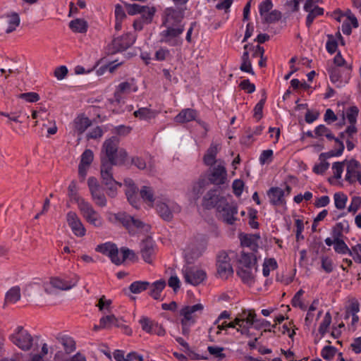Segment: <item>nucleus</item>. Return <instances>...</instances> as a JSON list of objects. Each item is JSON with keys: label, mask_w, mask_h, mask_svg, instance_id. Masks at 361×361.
Here are the masks:
<instances>
[{"label": "nucleus", "mask_w": 361, "mask_h": 361, "mask_svg": "<svg viewBox=\"0 0 361 361\" xmlns=\"http://www.w3.org/2000/svg\"><path fill=\"white\" fill-rule=\"evenodd\" d=\"M257 271V258L253 253L242 252L238 260L237 275L241 281L248 286L255 282Z\"/></svg>", "instance_id": "obj_1"}, {"label": "nucleus", "mask_w": 361, "mask_h": 361, "mask_svg": "<svg viewBox=\"0 0 361 361\" xmlns=\"http://www.w3.org/2000/svg\"><path fill=\"white\" fill-rule=\"evenodd\" d=\"M204 310L202 303L193 305L183 306L179 310L180 322L181 324V333L185 336L190 335L191 327L195 325L197 320Z\"/></svg>", "instance_id": "obj_2"}, {"label": "nucleus", "mask_w": 361, "mask_h": 361, "mask_svg": "<svg viewBox=\"0 0 361 361\" xmlns=\"http://www.w3.org/2000/svg\"><path fill=\"white\" fill-rule=\"evenodd\" d=\"M102 152L108 159L106 161L111 164H123L128 157L126 151L118 147V140L114 137L105 140L102 146Z\"/></svg>", "instance_id": "obj_3"}, {"label": "nucleus", "mask_w": 361, "mask_h": 361, "mask_svg": "<svg viewBox=\"0 0 361 361\" xmlns=\"http://www.w3.org/2000/svg\"><path fill=\"white\" fill-rule=\"evenodd\" d=\"M109 219L111 221L115 220L121 222L132 233L137 231L147 232L150 229V226L148 224H144L140 220L136 219L125 213L111 214Z\"/></svg>", "instance_id": "obj_4"}, {"label": "nucleus", "mask_w": 361, "mask_h": 361, "mask_svg": "<svg viewBox=\"0 0 361 361\" xmlns=\"http://www.w3.org/2000/svg\"><path fill=\"white\" fill-rule=\"evenodd\" d=\"M78 208L84 219L90 225L100 228L104 224L102 216L94 209L87 200H80Z\"/></svg>", "instance_id": "obj_5"}, {"label": "nucleus", "mask_w": 361, "mask_h": 361, "mask_svg": "<svg viewBox=\"0 0 361 361\" xmlns=\"http://www.w3.org/2000/svg\"><path fill=\"white\" fill-rule=\"evenodd\" d=\"M164 27L166 29L160 32L161 41L173 47L181 45L183 39L180 36L184 31L185 25Z\"/></svg>", "instance_id": "obj_6"}, {"label": "nucleus", "mask_w": 361, "mask_h": 361, "mask_svg": "<svg viewBox=\"0 0 361 361\" xmlns=\"http://www.w3.org/2000/svg\"><path fill=\"white\" fill-rule=\"evenodd\" d=\"M182 274L185 281L192 286L201 283L207 276L206 272L202 269L188 264L183 266Z\"/></svg>", "instance_id": "obj_7"}, {"label": "nucleus", "mask_w": 361, "mask_h": 361, "mask_svg": "<svg viewBox=\"0 0 361 361\" xmlns=\"http://www.w3.org/2000/svg\"><path fill=\"white\" fill-rule=\"evenodd\" d=\"M184 18V10L183 8H166L162 14L163 26L184 25L182 23Z\"/></svg>", "instance_id": "obj_8"}, {"label": "nucleus", "mask_w": 361, "mask_h": 361, "mask_svg": "<svg viewBox=\"0 0 361 361\" xmlns=\"http://www.w3.org/2000/svg\"><path fill=\"white\" fill-rule=\"evenodd\" d=\"M78 281V277L76 275L53 277L50 279L49 283L45 285L44 290L47 293L51 292L47 287L49 285L62 290H70L77 284Z\"/></svg>", "instance_id": "obj_9"}, {"label": "nucleus", "mask_w": 361, "mask_h": 361, "mask_svg": "<svg viewBox=\"0 0 361 361\" xmlns=\"http://www.w3.org/2000/svg\"><path fill=\"white\" fill-rule=\"evenodd\" d=\"M351 72V66H345L343 68L334 67L329 70L330 80L337 87H342L349 82Z\"/></svg>", "instance_id": "obj_10"}, {"label": "nucleus", "mask_w": 361, "mask_h": 361, "mask_svg": "<svg viewBox=\"0 0 361 361\" xmlns=\"http://www.w3.org/2000/svg\"><path fill=\"white\" fill-rule=\"evenodd\" d=\"M347 164V171L344 180L350 185L358 184L361 186V164L355 159H350Z\"/></svg>", "instance_id": "obj_11"}, {"label": "nucleus", "mask_w": 361, "mask_h": 361, "mask_svg": "<svg viewBox=\"0 0 361 361\" xmlns=\"http://www.w3.org/2000/svg\"><path fill=\"white\" fill-rule=\"evenodd\" d=\"M217 274L223 279H227L233 274L231 257L226 252H221L217 257Z\"/></svg>", "instance_id": "obj_12"}, {"label": "nucleus", "mask_w": 361, "mask_h": 361, "mask_svg": "<svg viewBox=\"0 0 361 361\" xmlns=\"http://www.w3.org/2000/svg\"><path fill=\"white\" fill-rule=\"evenodd\" d=\"M227 171L223 161H218L209 170L208 179L209 182L216 185H224L227 182Z\"/></svg>", "instance_id": "obj_13"}, {"label": "nucleus", "mask_w": 361, "mask_h": 361, "mask_svg": "<svg viewBox=\"0 0 361 361\" xmlns=\"http://www.w3.org/2000/svg\"><path fill=\"white\" fill-rule=\"evenodd\" d=\"M95 250L109 257L111 261L116 265L122 264V259L119 258V250L114 243L106 242L98 245Z\"/></svg>", "instance_id": "obj_14"}, {"label": "nucleus", "mask_w": 361, "mask_h": 361, "mask_svg": "<svg viewBox=\"0 0 361 361\" xmlns=\"http://www.w3.org/2000/svg\"><path fill=\"white\" fill-rule=\"evenodd\" d=\"M348 159L342 161H336L332 164L331 173L332 176L329 178V181L331 185H342L344 180L343 178V173L344 171H347Z\"/></svg>", "instance_id": "obj_15"}, {"label": "nucleus", "mask_w": 361, "mask_h": 361, "mask_svg": "<svg viewBox=\"0 0 361 361\" xmlns=\"http://www.w3.org/2000/svg\"><path fill=\"white\" fill-rule=\"evenodd\" d=\"M138 90V86L135 79L131 78L118 84L114 92V98L116 102H120L123 94H128L132 92H136Z\"/></svg>", "instance_id": "obj_16"}, {"label": "nucleus", "mask_w": 361, "mask_h": 361, "mask_svg": "<svg viewBox=\"0 0 361 361\" xmlns=\"http://www.w3.org/2000/svg\"><path fill=\"white\" fill-rule=\"evenodd\" d=\"M66 221L73 234L78 237H83L86 234V229L78 215L74 212H68L66 214Z\"/></svg>", "instance_id": "obj_17"}, {"label": "nucleus", "mask_w": 361, "mask_h": 361, "mask_svg": "<svg viewBox=\"0 0 361 361\" xmlns=\"http://www.w3.org/2000/svg\"><path fill=\"white\" fill-rule=\"evenodd\" d=\"M314 133L316 136L318 137H325L329 140L334 139L336 142L338 144L339 147L338 150L331 151L329 152V155L331 157H339L343 154L345 148L343 143L339 141L338 139L335 138L333 134L331 133V130L328 128H326L324 125H320L315 128Z\"/></svg>", "instance_id": "obj_18"}, {"label": "nucleus", "mask_w": 361, "mask_h": 361, "mask_svg": "<svg viewBox=\"0 0 361 361\" xmlns=\"http://www.w3.org/2000/svg\"><path fill=\"white\" fill-rule=\"evenodd\" d=\"M94 159V154L91 149H85L80 157V161L78 166V175L81 180L86 178L87 171Z\"/></svg>", "instance_id": "obj_19"}, {"label": "nucleus", "mask_w": 361, "mask_h": 361, "mask_svg": "<svg viewBox=\"0 0 361 361\" xmlns=\"http://www.w3.org/2000/svg\"><path fill=\"white\" fill-rule=\"evenodd\" d=\"M42 343H39V338L24 332V356L40 352Z\"/></svg>", "instance_id": "obj_20"}, {"label": "nucleus", "mask_w": 361, "mask_h": 361, "mask_svg": "<svg viewBox=\"0 0 361 361\" xmlns=\"http://www.w3.org/2000/svg\"><path fill=\"white\" fill-rule=\"evenodd\" d=\"M124 185L126 187V194L130 204L135 208H138L140 200L137 196V188L133 180L127 178L124 180Z\"/></svg>", "instance_id": "obj_21"}, {"label": "nucleus", "mask_w": 361, "mask_h": 361, "mask_svg": "<svg viewBox=\"0 0 361 361\" xmlns=\"http://www.w3.org/2000/svg\"><path fill=\"white\" fill-rule=\"evenodd\" d=\"M140 253L145 262H152L156 253V246L152 239L147 238L142 241L140 247Z\"/></svg>", "instance_id": "obj_22"}, {"label": "nucleus", "mask_w": 361, "mask_h": 361, "mask_svg": "<svg viewBox=\"0 0 361 361\" xmlns=\"http://www.w3.org/2000/svg\"><path fill=\"white\" fill-rule=\"evenodd\" d=\"M135 42V36L132 33H126L119 37L115 38L112 42V45L115 51H123Z\"/></svg>", "instance_id": "obj_23"}, {"label": "nucleus", "mask_w": 361, "mask_h": 361, "mask_svg": "<svg viewBox=\"0 0 361 361\" xmlns=\"http://www.w3.org/2000/svg\"><path fill=\"white\" fill-rule=\"evenodd\" d=\"M20 17L18 13H12L3 16L0 20V26L7 33H10L19 25Z\"/></svg>", "instance_id": "obj_24"}, {"label": "nucleus", "mask_w": 361, "mask_h": 361, "mask_svg": "<svg viewBox=\"0 0 361 361\" xmlns=\"http://www.w3.org/2000/svg\"><path fill=\"white\" fill-rule=\"evenodd\" d=\"M154 207L157 213L163 219L169 221L172 219V212L166 199L157 200Z\"/></svg>", "instance_id": "obj_25"}, {"label": "nucleus", "mask_w": 361, "mask_h": 361, "mask_svg": "<svg viewBox=\"0 0 361 361\" xmlns=\"http://www.w3.org/2000/svg\"><path fill=\"white\" fill-rule=\"evenodd\" d=\"M114 165V164H111V163H109L106 160L102 159L101 178L105 185H109L111 183L115 184V180L112 174Z\"/></svg>", "instance_id": "obj_26"}, {"label": "nucleus", "mask_w": 361, "mask_h": 361, "mask_svg": "<svg viewBox=\"0 0 361 361\" xmlns=\"http://www.w3.org/2000/svg\"><path fill=\"white\" fill-rule=\"evenodd\" d=\"M90 125L91 121L88 118L84 116H78L74 119L72 123L73 133L75 134L81 135Z\"/></svg>", "instance_id": "obj_27"}, {"label": "nucleus", "mask_w": 361, "mask_h": 361, "mask_svg": "<svg viewBox=\"0 0 361 361\" xmlns=\"http://www.w3.org/2000/svg\"><path fill=\"white\" fill-rule=\"evenodd\" d=\"M343 44V37L340 32L336 35H327V41L326 43V49L330 54L336 52L338 43Z\"/></svg>", "instance_id": "obj_28"}, {"label": "nucleus", "mask_w": 361, "mask_h": 361, "mask_svg": "<svg viewBox=\"0 0 361 361\" xmlns=\"http://www.w3.org/2000/svg\"><path fill=\"white\" fill-rule=\"evenodd\" d=\"M267 196L269 202L273 205H281L284 202V191L278 187L270 188L267 192Z\"/></svg>", "instance_id": "obj_29"}, {"label": "nucleus", "mask_w": 361, "mask_h": 361, "mask_svg": "<svg viewBox=\"0 0 361 361\" xmlns=\"http://www.w3.org/2000/svg\"><path fill=\"white\" fill-rule=\"evenodd\" d=\"M123 320L117 318L114 314H107L100 318L101 326L105 329H109L114 326L121 327L123 326Z\"/></svg>", "instance_id": "obj_30"}, {"label": "nucleus", "mask_w": 361, "mask_h": 361, "mask_svg": "<svg viewBox=\"0 0 361 361\" xmlns=\"http://www.w3.org/2000/svg\"><path fill=\"white\" fill-rule=\"evenodd\" d=\"M196 117L197 112L195 110L185 109L175 116L174 121L178 123H184L195 120Z\"/></svg>", "instance_id": "obj_31"}, {"label": "nucleus", "mask_w": 361, "mask_h": 361, "mask_svg": "<svg viewBox=\"0 0 361 361\" xmlns=\"http://www.w3.org/2000/svg\"><path fill=\"white\" fill-rule=\"evenodd\" d=\"M140 193L143 202L149 207H154L157 200H159L154 197L153 190L149 186L142 187Z\"/></svg>", "instance_id": "obj_32"}, {"label": "nucleus", "mask_w": 361, "mask_h": 361, "mask_svg": "<svg viewBox=\"0 0 361 361\" xmlns=\"http://www.w3.org/2000/svg\"><path fill=\"white\" fill-rule=\"evenodd\" d=\"M238 213L236 207L227 204L221 210V216L224 221L228 224H233L236 220L235 215Z\"/></svg>", "instance_id": "obj_33"}, {"label": "nucleus", "mask_w": 361, "mask_h": 361, "mask_svg": "<svg viewBox=\"0 0 361 361\" xmlns=\"http://www.w3.org/2000/svg\"><path fill=\"white\" fill-rule=\"evenodd\" d=\"M158 114L159 111L147 107L140 108L133 113L135 117L144 121H149L155 118Z\"/></svg>", "instance_id": "obj_34"}, {"label": "nucleus", "mask_w": 361, "mask_h": 361, "mask_svg": "<svg viewBox=\"0 0 361 361\" xmlns=\"http://www.w3.org/2000/svg\"><path fill=\"white\" fill-rule=\"evenodd\" d=\"M219 145L217 144H212L207 150L203 157V161L207 166H212L216 163V157L219 152Z\"/></svg>", "instance_id": "obj_35"}, {"label": "nucleus", "mask_w": 361, "mask_h": 361, "mask_svg": "<svg viewBox=\"0 0 361 361\" xmlns=\"http://www.w3.org/2000/svg\"><path fill=\"white\" fill-rule=\"evenodd\" d=\"M49 353V346L47 343H43L42 344L40 352L24 356L25 361H46L45 357Z\"/></svg>", "instance_id": "obj_36"}, {"label": "nucleus", "mask_w": 361, "mask_h": 361, "mask_svg": "<svg viewBox=\"0 0 361 361\" xmlns=\"http://www.w3.org/2000/svg\"><path fill=\"white\" fill-rule=\"evenodd\" d=\"M342 18H345V20L343 21L342 24V31L344 34L350 35L351 33L350 25H352L353 27H358L357 20L354 15L349 13L345 16H343Z\"/></svg>", "instance_id": "obj_37"}, {"label": "nucleus", "mask_w": 361, "mask_h": 361, "mask_svg": "<svg viewBox=\"0 0 361 361\" xmlns=\"http://www.w3.org/2000/svg\"><path fill=\"white\" fill-rule=\"evenodd\" d=\"M69 27L73 32L85 33L87 30V22L82 18H76L69 23Z\"/></svg>", "instance_id": "obj_38"}, {"label": "nucleus", "mask_w": 361, "mask_h": 361, "mask_svg": "<svg viewBox=\"0 0 361 361\" xmlns=\"http://www.w3.org/2000/svg\"><path fill=\"white\" fill-rule=\"evenodd\" d=\"M233 3V0H224L223 1L216 4V8L219 10H224V16L221 23H216L214 29H218L221 27V24L225 23L229 18V9Z\"/></svg>", "instance_id": "obj_39"}, {"label": "nucleus", "mask_w": 361, "mask_h": 361, "mask_svg": "<svg viewBox=\"0 0 361 361\" xmlns=\"http://www.w3.org/2000/svg\"><path fill=\"white\" fill-rule=\"evenodd\" d=\"M166 286V282L164 280H158L154 281L150 287V295L154 300L161 299V293Z\"/></svg>", "instance_id": "obj_40"}, {"label": "nucleus", "mask_w": 361, "mask_h": 361, "mask_svg": "<svg viewBox=\"0 0 361 361\" xmlns=\"http://www.w3.org/2000/svg\"><path fill=\"white\" fill-rule=\"evenodd\" d=\"M206 182L204 180H200L192 185V190L189 193L190 197L193 200L199 199L200 195L205 190Z\"/></svg>", "instance_id": "obj_41"}, {"label": "nucleus", "mask_w": 361, "mask_h": 361, "mask_svg": "<svg viewBox=\"0 0 361 361\" xmlns=\"http://www.w3.org/2000/svg\"><path fill=\"white\" fill-rule=\"evenodd\" d=\"M20 288L15 286L11 288L6 294L4 305L15 303L20 299Z\"/></svg>", "instance_id": "obj_42"}, {"label": "nucleus", "mask_w": 361, "mask_h": 361, "mask_svg": "<svg viewBox=\"0 0 361 361\" xmlns=\"http://www.w3.org/2000/svg\"><path fill=\"white\" fill-rule=\"evenodd\" d=\"M247 47H248L247 44H245L244 46V49L245 51H244V53L242 56V63L240 66V69L243 72L254 75L255 73H254V71H253V68L252 66V63L249 59V53L247 51Z\"/></svg>", "instance_id": "obj_43"}, {"label": "nucleus", "mask_w": 361, "mask_h": 361, "mask_svg": "<svg viewBox=\"0 0 361 361\" xmlns=\"http://www.w3.org/2000/svg\"><path fill=\"white\" fill-rule=\"evenodd\" d=\"M278 264L276 260L272 257L265 258L262 264V274L263 276L267 277L269 276L271 271L277 269Z\"/></svg>", "instance_id": "obj_44"}, {"label": "nucleus", "mask_w": 361, "mask_h": 361, "mask_svg": "<svg viewBox=\"0 0 361 361\" xmlns=\"http://www.w3.org/2000/svg\"><path fill=\"white\" fill-rule=\"evenodd\" d=\"M132 161L135 166L141 170L148 169L149 171H152L154 168V163L151 158H148L147 161H146L142 158L136 157L134 158Z\"/></svg>", "instance_id": "obj_45"}, {"label": "nucleus", "mask_w": 361, "mask_h": 361, "mask_svg": "<svg viewBox=\"0 0 361 361\" xmlns=\"http://www.w3.org/2000/svg\"><path fill=\"white\" fill-rule=\"evenodd\" d=\"M334 202L336 209H343L346 207L348 196L342 192H336L334 195Z\"/></svg>", "instance_id": "obj_46"}, {"label": "nucleus", "mask_w": 361, "mask_h": 361, "mask_svg": "<svg viewBox=\"0 0 361 361\" xmlns=\"http://www.w3.org/2000/svg\"><path fill=\"white\" fill-rule=\"evenodd\" d=\"M149 286V283L145 281H136L132 283L129 286V290L134 294H139L147 290Z\"/></svg>", "instance_id": "obj_47"}, {"label": "nucleus", "mask_w": 361, "mask_h": 361, "mask_svg": "<svg viewBox=\"0 0 361 361\" xmlns=\"http://www.w3.org/2000/svg\"><path fill=\"white\" fill-rule=\"evenodd\" d=\"M68 196L74 201L77 205H79L80 200H85L84 198L80 197L78 193L77 184L75 180L71 182L68 188Z\"/></svg>", "instance_id": "obj_48"}, {"label": "nucleus", "mask_w": 361, "mask_h": 361, "mask_svg": "<svg viewBox=\"0 0 361 361\" xmlns=\"http://www.w3.org/2000/svg\"><path fill=\"white\" fill-rule=\"evenodd\" d=\"M60 343L63 345L65 353L70 354L75 350V343L74 340L69 336H63L60 339Z\"/></svg>", "instance_id": "obj_49"}, {"label": "nucleus", "mask_w": 361, "mask_h": 361, "mask_svg": "<svg viewBox=\"0 0 361 361\" xmlns=\"http://www.w3.org/2000/svg\"><path fill=\"white\" fill-rule=\"evenodd\" d=\"M119 258L122 259V264L126 260L128 259L132 262H135L137 260V257L135 252L132 250H130L127 247H122L119 251Z\"/></svg>", "instance_id": "obj_50"}, {"label": "nucleus", "mask_w": 361, "mask_h": 361, "mask_svg": "<svg viewBox=\"0 0 361 361\" xmlns=\"http://www.w3.org/2000/svg\"><path fill=\"white\" fill-rule=\"evenodd\" d=\"M331 323V315L330 312H327L324 315L318 329V331L321 335L324 336L328 331Z\"/></svg>", "instance_id": "obj_51"}, {"label": "nucleus", "mask_w": 361, "mask_h": 361, "mask_svg": "<svg viewBox=\"0 0 361 361\" xmlns=\"http://www.w3.org/2000/svg\"><path fill=\"white\" fill-rule=\"evenodd\" d=\"M155 13L156 8L154 6H145L140 13V18L143 20V22L149 24L152 21Z\"/></svg>", "instance_id": "obj_52"}, {"label": "nucleus", "mask_w": 361, "mask_h": 361, "mask_svg": "<svg viewBox=\"0 0 361 361\" xmlns=\"http://www.w3.org/2000/svg\"><path fill=\"white\" fill-rule=\"evenodd\" d=\"M334 249L336 252L342 255H349L350 250V248L348 247L347 244L343 240L338 238L334 239Z\"/></svg>", "instance_id": "obj_53"}, {"label": "nucleus", "mask_w": 361, "mask_h": 361, "mask_svg": "<svg viewBox=\"0 0 361 361\" xmlns=\"http://www.w3.org/2000/svg\"><path fill=\"white\" fill-rule=\"evenodd\" d=\"M359 109L356 106H351L347 109L345 116L349 123H356Z\"/></svg>", "instance_id": "obj_54"}, {"label": "nucleus", "mask_w": 361, "mask_h": 361, "mask_svg": "<svg viewBox=\"0 0 361 361\" xmlns=\"http://www.w3.org/2000/svg\"><path fill=\"white\" fill-rule=\"evenodd\" d=\"M235 324L238 325L237 331L240 332L243 335L247 336L249 334V331L250 328L252 326L250 323L240 319L239 317H236L235 318Z\"/></svg>", "instance_id": "obj_55"}, {"label": "nucleus", "mask_w": 361, "mask_h": 361, "mask_svg": "<svg viewBox=\"0 0 361 361\" xmlns=\"http://www.w3.org/2000/svg\"><path fill=\"white\" fill-rule=\"evenodd\" d=\"M322 314V311H319L316 314L314 312L310 313L307 312L306 317L305 318V324L307 327L313 326L314 328L316 326V322L320 317Z\"/></svg>", "instance_id": "obj_56"}, {"label": "nucleus", "mask_w": 361, "mask_h": 361, "mask_svg": "<svg viewBox=\"0 0 361 361\" xmlns=\"http://www.w3.org/2000/svg\"><path fill=\"white\" fill-rule=\"evenodd\" d=\"M228 328H238V325L235 324V319L233 322L229 323L224 322L221 324H218L216 326H212L210 329V332L219 334L221 331L226 330Z\"/></svg>", "instance_id": "obj_57"}, {"label": "nucleus", "mask_w": 361, "mask_h": 361, "mask_svg": "<svg viewBox=\"0 0 361 361\" xmlns=\"http://www.w3.org/2000/svg\"><path fill=\"white\" fill-rule=\"evenodd\" d=\"M99 310L104 314L109 312L111 308V300L106 298L105 296H102L99 298L97 305Z\"/></svg>", "instance_id": "obj_58"}, {"label": "nucleus", "mask_w": 361, "mask_h": 361, "mask_svg": "<svg viewBox=\"0 0 361 361\" xmlns=\"http://www.w3.org/2000/svg\"><path fill=\"white\" fill-rule=\"evenodd\" d=\"M237 317H239L240 319L246 321L253 325L255 322L256 314L254 310H243L241 313L238 314Z\"/></svg>", "instance_id": "obj_59"}, {"label": "nucleus", "mask_w": 361, "mask_h": 361, "mask_svg": "<svg viewBox=\"0 0 361 361\" xmlns=\"http://www.w3.org/2000/svg\"><path fill=\"white\" fill-rule=\"evenodd\" d=\"M274 157V151L272 149L263 150L259 157V161L261 165L269 164Z\"/></svg>", "instance_id": "obj_60"}, {"label": "nucleus", "mask_w": 361, "mask_h": 361, "mask_svg": "<svg viewBox=\"0 0 361 361\" xmlns=\"http://www.w3.org/2000/svg\"><path fill=\"white\" fill-rule=\"evenodd\" d=\"M266 99H261L255 105L253 109V117L257 121H259L263 117V108L265 104Z\"/></svg>", "instance_id": "obj_61"}, {"label": "nucleus", "mask_w": 361, "mask_h": 361, "mask_svg": "<svg viewBox=\"0 0 361 361\" xmlns=\"http://www.w3.org/2000/svg\"><path fill=\"white\" fill-rule=\"evenodd\" d=\"M87 185L91 195L102 190L99 181L94 177L91 176L87 179Z\"/></svg>", "instance_id": "obj_62"}, {"label": "nucleus", "mask_w": 361, "mask_h": 361, "mask_svg": "<svg viewBox=\"0 0 361 361\" xmlns=\"http://www.w3.org/2000/svg\"><path fill=\"white\" fill-rule=\"evenodd\" d=\"M349 255L353 257L355 262L361 264V244L358 243L352 246L349 252Z\"/></svg>", "instance_id": "obj_63"}, {"label": "nucleus", "mask_w": 361, "mask_h": 361, "mask_svg": "<svg viewBox=\"0 0 361 361\" xmlns=\"http://www.w3.org/2000/svg\"><path fill=\"white\" fill-rule=\"evenodd\" d=\"M91 197L97 206L103 207L106 205L107 201L102 190L92 195Z\"/></svg>", "instance_id": "obj_64"}]
</instances>
